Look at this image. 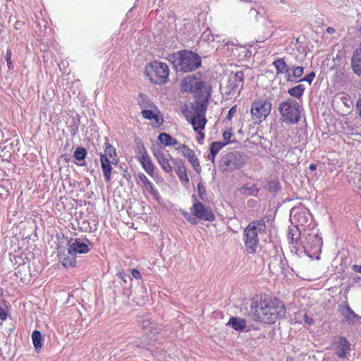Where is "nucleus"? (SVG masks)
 Here are the masks:
<instances>
[{
  "label": "nucleus",
  "mask_w": 361,
  "mask_h": 361,
  "mask_svg": "<svg viewBox=\"0 0 361 361\" xmlns=\"http://www.w3.org/2000/svg\"><path fill=\"white\" fill-rule=\"evenodd\" d=\"M290 221L293 224L288 232L287 238L290 244L298 243L304 228L306 230L314 228L310 213L304 207H293L290 212Z\"/></svg>",
  "instance_id": "nucleus-1"
},
{
  "label": "nucleus",
  "mask_w": 361,
  "mask_h": 361,
  "mask_svg": "<svg viewBox=\"0 0 361 361\" xmlns=\"http://www.w3.org/2000/svg\"><path fill=\"white\" fill-rule=\"evenodd\" d=\"M256 314L259 321L266 324H274L277 319L283 317L286 310L280 300L265 295L261 298Z\"/></svg>",
  "instance_id": "nucleus-2"
},
{
  "label": "nucleus",
  "mask_w": 361,
  "mask_h": 361,
  "mask_svg": "<svg viewBox=\"0 0 361 361\" xmlns=\"http://www.w3.org/2000/svg\"><path fill=\"white\" fill-rule=\"evenodd\" d=\"M271 219L265 216L250 222L243 231V242L247 254H255L260 247L259 239L266 235L267 223Z\"/></svg>",
  "instance_id": "nucleus-3"
},
{
  "label": "nucleus",
  "mask_w": 361,
  "mask_h": 361,
  "mask_svg": "<svg viewBox=\"0 0 361 361\" xmlns=\"http://www.w3.org/2000/svg\"><path fill=\"white\" fill-rule=\"evenodd\" d=\"M295 252L304 251L310 257H317L322 251V239L314 228L310 230L303 228L298 243L290 244Z\"/></svg>",
  "instance_id": "nucleus-4"
},
{
  "label": "nucleus",
  "mask_w": 361,
  "mask_h": 361,
  "mask_svg": "<svg viewBox=\"0 0 361 361\" xmlns=\"http://www.w3.org/2000/svg\"><path fill=\"white\" fill-rule=\"evenodd\" d=\"M183 92L192 93L195 99L206 98L209 99L211 97L210 87L207 82L204 81L201 75H190L185 77L181 83Z\"/></svg>",
  "instance_id": "nucleus-5"
},
{
  "label": "nucleus",
  "mask_w": 361,
  "mask_h": 361,
  "mask_svg": "<svg viewBox=\"0 0 361 361\" xmlns=\"http://www.w3.org/2000/svg\"><path fill=\"white\" fill-rule=\"evenodd\" d=\"M193 204L190 208V213L181 211V214L191 224H197L198 220L213 221L215 216L209 206L198 201L195 195H192Z\"/></svg>",
  "instance_id": "nucleus-6"
},
{
  "label": "nucleus",
  "mask_w": 361,
  "mask_h": 361,
  "mask_svg": "<svg viewBox=\"0 0 361 361\" xmlns=\"http://www.w3.org/2000/svg\"><path fill=\"white\" fill-rule=\"evenodd\" d=\"M300 106L298 102L291 98L282 102L279 106L281 119L289 124H296L300 118Z\"/></svg>",
  "instance_id": "nucleus-7"
},
{
  "label": "nucleus",
  "mask_w": 361,
  "mask_h": 361,
  "mask_svg": "<svg viewBox=\"0 0 361 361\" xmlns=\"http://www.w3.org/2000/svg\"><path fill=\"white\" fill-rule=\"evenodd\" d=\"M145 73L151 82L163 85L168 80L169 68L166 63L154 61L145 67Z\"/></svg>",
  "instance_id": "nucleus-8"
},
{
  "label": "nucleus",
  "mask_w": 361,
  "mask_h": 361,
  "mask_svg": "<svg viewBox=\"0 0 361 361\" xmlns=\"http://www.w3.org/2000/svg\"><path fill=\"white\" fill-rule=\"evenodd\" d=\"M201 58L191 51L183 50L178 53L177 68L185 73L191 72L201 66Z\"/></svg>",
  "instance_id": "nucleus-9"
},
{
  "label": "nucleus",
  "mask_w": 361,
  "mask_h": 361,
  "mask_svg": "<svg viewBox=\"0 0 361 361\" xmlns=\"http://www.w3.org/2000/svg\"><path fill=\"white\" fill-rule=\"evenodd\" d=\"M247 162L246 157L238 152H231L224 155L219 162L223 171H233L243 167Z\"/></svg>",
  "instance_id": "nucleus-10"
},
{
  "label": "nucleus",
  "mask_w": 361,
  "mask_h": 361,
  "mask_svg": "<svg viewBox=\"0 0 361 361\" xmlns=\"http://www.w3.org/2000/svg\"><path fill=\"white\" fill-rule=\"evenodd\" d=\"M139 322L141 323L142 329L145 331L147 338V343L136 340L135 345L138 348H146L147 344H150L157 340L158 329L157 325L147 316L140 317Z\"/></svg>",
  "instance_id": "nucleus-11"
},
{
  "label": "nucleus",
  "mask_w": 361,
  "mask_h": 361,
  "mask_svg": "<svg viewBox=\"0 0 361 361\" xmlns=\"http://www.w3.org/2000/svg\"><path fill=\"white\" fill-rule=\"evenodd\" d=\"M271 110V102L267 99H261L252 102L250 114L255 123H260L268 116Z\"/></svg>",
  "instance_id": "nucleus-12"
},
{
  "label": "nucleus",
  "mask_w": 361,
  "mask_h": 361,
  "mask_svg": "<svg viewBox=\"0 0 361 361\" xmlns=\"http://www.w3.org/2000/svg\"><path fill=\"white\" fill-rule=\"evenodd\" d=\"M244 78L245 75L243 71H237L229 77L228 84L223 90V94L226 96L227 99L240 93L243 87Z\"/></svg>",
  "instance_id": "nucleus-13"
},
{
  "label": "nucleus",
  "mask_w": 361,
  "mask_h": 361,
  "mask_svg": "<svg viewBox=\"0 0 361 361\" xmlns=\"http://www.w3.org/2000/svg\"><path fill=\"white\" fill-rule=\"evenodd\" d=\"M338 312L343 318L342 322L350 326L354 325L358 320L361 319V317L352 310L346 301L342 302L338 305Z\"/></svg>",
  "instance_id": "nucleus-14"
},
{
  "label": "nucleus",
  "mask_w": 361,
  "mask_h": 361,
  "mask_svg": "<svg viewBox=\"0 0 361 361\" xmlns=\"http://www.w3.org/2000/svg\"><path fill=\"white\" fill-rule=\"evenodd\" d=\"M208 102L206 98H197L191 104V110L185 113V117L205 116Z\"/></svg>",
  "instance_id": "nucleus-15"
},
{
  "label": "nucleus",
  "mask_w": 361,
  "mask_h": 361,
  "mask_svg": "<svg viewBox=\"0 0 361 361\" xmlns=\"http://www.w3.org/2000/svg\"><path fill=\"white\" fill-rule=\"evenodd\" d=\"M176 149L180 152L184 157L188 159V161L191 164L197 173L201 171V166L199 161L192 149H190L185 144H180L178 147H176Z\"/></svg>",
  "instance_id": "nucleus-16"
},
{
  "label": "nucleus",
  "mask_w": 361,
  "mask_h": 361,
  "mask_svg": "<svg viewBox=\"0 0 361 361\" xmlns=\"http://www.w3.org/2000/svg\"><path fill=\"white\" fill-rule=\"evenodd\" d=\"M350 343L343 336L336 337L333 341V346L335 354L340 358L346 357L347 353L350 350Z\"/></svg>",
  "instance_id": "nucleus-17"
},
{
  "label": "nucleus",
  "mask_w": 361,
  "mask_h": 361,
  "mask_svg": "<svg viewBox=\"0 0 361 361\" xmlns=\"http://www.w3.org/2000/svg\"><path fill=\"white\" fill-rule=\"evenodd\" d=\"M269 267L270 270L273 267L272 271L277 274H286L288 267L287 260L281 255L274 256L271 259Z\"/></svg>",
  "instance_id": "nucleus-18"
},
{
  "label": "nucleus",
  "mask_w": 361,
  "mask_h": 361,
  "mask_svg": "<svg viewBox=\"0 0 361 361\" xmlns=\"http://www.w3.org/2000/svg\"><path fill=\"white\" fill-rule=\"evenodd\" d=\"M89 251L90 248L88 245L79 238L75 239L73 243L68 244V255H75L76 254H86L89 252Z\"/></svg>",
  "instance_id": "nucleus-19"
},
{
  "label": "nucleus",
  "mask_w": 361,
  "mask_h": 361,
  "mask_svg": "<svg viewBox=\"0 0 361 361\" xmlns=\"http://www.w3.org/2000/svg\"><path fill=\"white\" fill-rule=\"evenodd\" d=\"M138 178L139 180L143 184L145 189L150 192L155 200L159 202L161 199V196L157 190L154 188L153 183L143 173H138Z\"/></svg>",
  "instance_id": "nucleus-20"
},
{
  "label": "nucleus",
  "mask_w": 361,
  "mask_h": 361,
  "mask_svg": "<svg viewBox=\"0 0 361 361\" xmlns=\"http://www.w3.org/2000/svg\"><path fill=\"white\" fill-rule=\"evenodd\" d=\"M153 154L157 159L159 164L166 173H170L172 172V167L169 164V159L166 157L164 153L160 149H153Z\"/></svg>",
  "instance_id": "nucleus-21"
},
{
  "label": "nucleus",
  "mask_w": 361,
  "mask_h": 361,
  "mask_svg": "<svg viewBox=\"0 0 361 361\" xmlns=\"http://www.w3.org/2000/svg\"><path fill=\"white\" fill-rule=\"evenodd\" d=\"M290 71H292V74L289 71L288 74L286 75V81L291 83L298 82L299 79L301 78L304 73V68L302 66H290Z\"/></svg>",
  "instance_id": "nucleus-22"
},
{
  "label": "nucleus",
  "mask_w": 361,
  "mask_h": 361,
  "mask_svg": "<svg viewBox=\"0 0 361 361\" xmlns=\"http://www.w3.org/2000/svg\"><path fill=\"white\" fill-rule=\"evenodd\" d=\"M141 114L145 119L154 120L157 124H160L162 122V120L159 118L160 111L156 105L152 106V109L142 110Z\"/></svg>",
  "instance_id": "nucleus-23"
},
{
  "label": "nucleus",
  "mask_w": 361,
  "mask_h": 361,
  "mask_svg": "<svg viewBox=\"0 0 361 361\" xmlns=\"http://www.w3.org/2000/svg\"><path fill=\"white\" fill-rule=\"evenodd\" d=\"M351 66L353 72L361 76V45L353 53L351 59Z\"/></svg>",
  "instance_id": "nucleus-24"
},
{
  "label": "nucleus",
  "mask_w": 361,
  "mask_h": 361,
  "mask_svg": "<svg viewBox=\"0 0 361 361\" xmlns=\"http://www.w3.org/2000/svg\"><path fill=\"white\" fill-rule=\"evenodd\" d=\"M100 162L104 179L106 182H109L111 180V175L112 171L111 164H113L111 161L106 159V155H100Z\"/></svg>",
  "instance_id": "nucleus-25"
},
{
  "label": "nucleus",
  "mask_w": 361,
  "mask_h": 361,
  "mask_svg": "<svg viewBox=\"0 0 361 361\" xmlns=\"http://www.w3.org/2000/svg\"><path fill=\"white\" fill-rule=\"evenodd\" d=\"M276 71V75L285 74L287 75L290 71V66H288L284 58H278L273 63Z\"/></svg>",
  "instance_id": "nucleus-26"
},
{
  "label": "nucleus",
  "mask_w": 361,
  "mask_h": 361,
  "mask_svg": "<svg viewBox=\"0 0 361 361\" xmlns=\"http://www.w3.org/2000/svg\"><path fill=\"white\" fill-rule=\"evenodd\" d=\"M186 118L192 124L195 131L202 130L207 123L205 116H190Z\"/></svg>",
  "instance_id": "nucleus-27"
},
{
  "label": "nucleus",
  "mask_w": 361,
  "mask_h": 361,
  "mask_svg": "<svg viewBox=\"0 0 361 361\" xmlns=\"http://www.w3.org/2000/svg\"><path fill=\"white\" fill-rule=\"evenodd\" d=\"M139 160L146 173L151 177L154 176V165L149 156L139 157Z\"/></svg>",
  "instance_id": "nucleus-28"
},
{
  "label": "nucleus",
  "mask_w": 361,
  "mask_h": 361,
  "mask_svg": "<svg viewBox=\"0 0 361 361\" xmlns=\"http://www.w3.org/2000/svg\"><path fill=\"white\" fill-rule=\"evenodd\" d=\"M227 326H231L235 331H243L246 327V321L245 319L232 317L229 319Z\"/></svg>",
  "instance_id": "nucleus-29"
},
{
  "label": "nucleus",
  "mask_w": 361,
  "mask_h": 361,
  "mask_svg": "<svg viewBox=\"0 0 361 361\" xmlns=\"http://www.w3.org/2000/svg\"><path fill=\"white\" fill-rule=\"evenodd\" d=\"M159 140L165 146H176L178 147L180 143L169 134L161 133L159 135Z\"/></svg>",
  "instance_id": "nucleus-30"
},
{
  "label": "nucleus",
  "mask_w": 361,
  "mask_h": 361,
  "mask_svg": "<svg viewBox=\"0 0 361 361\" xmlns=\"http://www.w3.org/2000/svg\"><path fill=\"white\" fill-rule=\"evenodd\" d=\"M105 149H104V154H102L101 155H106V159L111 161L113 164H117V159H116V152L115 148L108 142L105 143Z\"/></svg>",
  "instance_id": "nucleus-31"
},
{
  "label": "nucleus",
  "mask_w": 361,
  "mask_h": 361,
  "mask_svg": "<svg viewBox=\"0 0 361 361\" xmlns=\"http://www.w3.org/2000/svg\"><path fill=\"white\" fill-rule=\"evenodd\" d=\"M137 104L142 110L146 109H152L155 104L150 101V99L145 95L140 94L137 98Z\"/></svg>",
  "instance_id": "nucleus-32"
},
{
  "label": "nucleus",
  "mask_w": 361,
  "mask_h": 361,
  "mask_svg": "<svg viewBox=\"0 0 361 361\" xmlns=\"http://www.w3.org/2000/svg\"><path fill=\"white\" fill-rule=\"evenodd\" d=\"M305 87L302 85H298L292 88L288 89V93L293 97L300 99L304 94Z\"/></svg>",
  "instance_id": "nucleus-33"
},
{
  "label": "nucleus",
  "mask_w": 361,
  "mask_h": 361,
  "mask_svg": "<svg viewBox=\"0 0 361 361\" xmlns=\"http://www.w3.org/2000/svg\"><path fill=\"white\" fill-rule=\"evenodd\" d=\"M176 172L177 176H178L180 182L182 183H188L189 178L187 174L186 168L183 164H180L178 165L177 169H176Z\"/></svg>",
  "instance_id": "nucleus-34"
},
{
  "label": "nucleus",
  "mask_w": 361,
  "mask_h": 361,
  "mask_svg": "<svg viewBox=\"0 0 361 361\" xmlns=\"http://www.w3.org/2000/svg\"><path fill=\"white\" fill-rule=\"evenodd\" d=\"M60 260L62 262L63 265L68 267H74L76 265V259L75 255H68V256H61Z\"/></svg>",
  "instance_id": "nucleus-35"
},
{
  "label": "nucleus",
  "mask_w": 361,
  "mask_h": 361,
  "mask_svg": "<svg viewBox=\"0 0 361 361\" xmlns=\"http://www.w3.org/2000/svg\"><path fill=\"white\" fill-rule=\"evenodd\" d=\"M32 340L35 349L42 347V334L38 330H35L32 334Z\"/></svg>",
  "instance_id": "nucleus-36"
},
{
  "label": "nucleus",
  "mask_w": 361,
  "mask_h": 361,
  "mask_svg": "<svg viewBox=\"0 0 361 361\" xmlns=\"http://www.w3.org/2000/svg\"><path fill=\"white\" fill-rule=\"evenodd\" d=\"M226 143L222 142H213L210 145V152L211 154L216 155L221 148H223Z\"/></svg>",
  "instance_id": "nucleus-37"
},
{
  "label": "nucleus",
  "mask_w": 361,
  "mask_h": 361,
  "mask_svg": "<svg viewBox=\"0 0 361 361\" xmlns=\"http://www.w3.org/2000/svg\"><path fill=\"white\" fill-rule=\"evenodd\" d=\"M87 155L86 149L84 147H78L74 152V157L78 161H83Z\"/></svg>",
  "instance_id": "nucleus-38"
},
{
  "label": "nucleus",
  "mask_w": 361,
  "mask_h": 361,
  "mask_svg": "<svg viewBox=\"0 0 361 361\" xmlns=\"http://www.w3.org/2000/svg\"><path fill=\"white\" fill-rule=\"evenodd\" d=\"M201 38L205 42H213L214 37L209 29H207L202 35Z\"/></svg>",
  "instance_id": "nucleus-39"
},
{
  "label": "nucleus",
  "mask_w": 361,
  "mask_h": 361,
  "mask_svg": "<svg viewBox=\"0 0 361 361\" xmlns=\"http://www.w3.org/2000/svg\"><path fill=\"white\" fill-rule=\"evenodd\" d=\"M197 192L200 198L204 200L206 196V190L203 183H199L197 184Z\"/></svg>",
  "instance_id": "nucleus-40"
},
{
  "label": "nucleus",
  "mask_w": 361,
  "mask_h": 361,
  "mask_svg": "<svg viewBox=\"0 0 361 361\" xmlns=\"http://www.w3.org/2000/svg\"><path fill=\"white\" fill-rule=\"evenodd\" d=\"M11 56H12L11 50L8 49L6 50V61L7 63V66L9 70H11L13 68V66L12 61H11Z\"/></svg>",
  "instance_id": "nucleus-41"
},
{
  "label": "nucleus",
  "mask_w": 361,
  "mask_h": 361,
  "mask_svg": "<svg viewBox=\"0 0 361 361\" xmlns=\"http://www.w3.org/2000/svg\"><path fill=\"white\" fill-rule=\"evenodd\" d=\"M315 77V73L312 71L308 75L302 78H300L298 81L300 82H307L310 85L312 84L314 78Z\"/></svg>",
  "instance_id": "nucleus-42"
},
{
  "label": "nucleus",
  "mask_w": 361,
  "mask_h": 361,
  "mask_svg": "<svg viewBox=\"0 0 361 361\" xmlns=\"http://www.w3.org/2000/svg\"><path fill=\"white\" fill-rule=\"evenodd\" d=\"M242 189L244 190V193L250 195H255L256 192H257V189H256L255 186H245Z\"/></svg>",
  "instance_id": "nucleus-43"
},
{
  "label": "nucleus",
  "mask_w": 361,
  "mask_h": 361,
  "mask_svg": "<svg viewBox=\"0 0 361 361\" xmlns=\"http://www.w3.org/2000/svg\"><path fill=\"white\" fill-rule=\"evenodd\" d=\"M8 316V312L6 308L0 306V319L1 321H6Z\"/></svg>",
  "instance_id": "nucleus-44"
},
{
  "label": "nucleus",
  "mask_w": 361,
  "mask_h": 361,
  "mask_svg": "<svg viewBox=\"0 0 361 361\" xmlns=\"http://www.w3.org/2000/svg\"><path fill=\"white\" fill-rule=\"evenodd\" d=\"M138 157L148 156L147 150L142 144H140L138 147Z\"/></svg>",
  "instance_id": "nucleus-45"
},
{
  "label": "nucleus",
  "mask_w": 361,
  "mask_h": 361,
  "mask_svg": "<svg viewBox=\"0 0 361 361\" xmlns=\"http://www.w3.org/2000/svg\"><path fill=\"white\" fill-rule=\"evenodd\" d=\"M131 274L132 276L136 279H140L142 277L140 272L136 269H133L131 270Z\"/></svg>",
  "instance_id": "nucleus-46"
},
{
  "label": "nucleus",
  "mask_w": 361,
  "mask_h": 361,
  "mask_svg": "<svg viewBox=\"0 0 361 361\" xmlns=\"http://www.w3.org/2000/svg\"><path fill=\"white\" fill-rule=\"evenodd\" d=\"M235 111H236V106L231 107L230 109V110L228 111V114L226 116V119L231 120V118H233V114L235 113Z\"/></svg>",
  "instance_id": "nucleus-47"
},
{
  "label": "nucleus",
  "mask_w": 361,
  "mask_h": 361,
  "mask_svg": "<svg viewBox=\"0 0 361 361\" xmlns=\"http://www.w3.org/2000/svg\"><path fill=\"white\" fill-rule=\"evenodd\" d=\"M232 133L230 131H225L223 133V137L226 141L225 143L226 145L230 142V139L231 137Z\"/></svg>",
  "instance_id": "nucleus-48"
},
{
  "label": "nucleus",
  "mask_w": 361,
  "mask_h": 361,
  "mask_svg": "<svg viewBox=\"0 0 361 361\" xmlns=\"http://www.w3.org/2000/svg\"><path fill=\"white\" fill-rule=\"evenodd\" d=\"M304 322L308 325H312L314 323L313 319L307 316L306 314H304Z\"/></svg>",
  "instance_id": "nucleus-49"
},
{
  "label": "nucleus",
  "mask_w": 361,
  "mask_h": 361,
  "mask_svg": "<svg viewBox=\"0 0 361 361\" xmlns=\"http://www.w3.org/2000/svg\"><path fill=\"white\" fill-rule=\"evenodd\" d=\"M351 269L355 272L361 273V265L354 264L352 266Z\"/></svg>",
  "instance_id": "nucleus-50"
},
{
  "label": "nucleus",
  "mask_w": 361,
  "mask_h": 361,
  "mask_svg": "<svg viewBox=\"0 0 361 361\" xmlns=\"http://www.w3.org/2000/svg\"><path fill=\"white\" fill-rule=\"evenodd\" d=\"M117 276L119 279L123 280V281L125 283H126V274L123 272V271H119L118 274H117Z\"/></svg>",
  "instance_id": "nucleus-51"
},
{
  "label": "nucleus",
  "mask_w": 361,
  "mask_h": 361,
  "mask_svg": "<svg viewBox=\"0 0 361 361\" xmlns=\"http://www.w3.org/2000/svg\"><path fill=\"white\" fill-rule=\"evenodd\" d=\"M335 29L332 27H328L326 28V32L329 33V34H334L335 32Z\"/></svg>",
  "instance_id": "nucleus-52"
},
{
  "label": "nucleus",
  "mask_w": 361,
  "mask_h": 361,
  "mask_svg": "<svg viewBox=\"0 0 361 361\" xmlns=\"http://www.w3.org/2000/svg\"><path fill=\"white\" fill-rule=\"evenodd\" d=\"M317 168V165L316 164H311L310 166H309V169L311 171H315Z\"/></svg>",
  "instance_id": "nucleus-53"
},
{
  "label": "nucleus",
  "mask_w": 361,
  "mask_h": 361,
  "mask_svg": "<svg viewBox=\"0 0 361 361\" xmlns=\"http://www.w3.org/2000/svg\"><path fill=\"white\" fill-rule=\"evenodd\" d=\"M216 155L211 154V153L209 154L208 158L212 162L214 163Z\"/></svg>",
  "instance_id": "nucleus-54"
},
{
  "label": "nucleus",
  "mask_w": 361,
  "mask_h": 361,
  "mask_svg": "<svg viewBox=\"0 0 361 361\" xmlns=\"http://www.w3.org/2000/svg\"><path fill=\"white\" fill-rule=\"evenodd\" d=\"M197 132L198 133V134H199L200 137L202 139H203V138L204 137V133H202V130H198V131H197Z\"/></svg>",
  "instance_id": "nucleus-55"
},
{
  "label": "nucleus",
  "mask_w": 361,
  "mask_h": 361,
  "mask_svg": "<svg viewBox=\"0 0 361 361\" xmlns=\"http://www.w3.org/2000/svg\"><path fill=\"white\" fill-rule=\"evenodd\" d=\"M353 280L354 282H358L360 280V277L355 276V277H353Z\"/></svg>",
  "instance_id": "nucleus-56"
}]
</instances>
